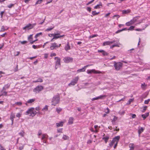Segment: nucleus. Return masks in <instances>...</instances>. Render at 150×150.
<instances>
[{"mask_svg":"<svg viewBox=\"0 0 150 150\" xmlns=\"http://www.w3.org/2000/svg\"><path fill=\"white\" fill-rule=\"evenodd\" d=\"M33 110H34V108H31L29 109L26 112L25 115H28L30 114L29 115L30 116L34 117Z\"/></svg>","mask_w":150,"mask_h":150,"instance_id":"6","label":"nucleus"},{"mask_svg":"<svg viewBox=\"0 0 150 150\" xmlns=\"http://www.w3.org/2000/svg\"><path fill=\"white\" fill-rule=\"evenodd\" d=\"M11 83H8L7 84H5L3 87L1 92L4 91H5L6 90L9 88L10 86Z\"/></svg>","mask_w":150,"mask_h":150,"instance_id":"16","label":"nucleus"},{"mask_svg":"<svg viewBox=\"0 0 150 150\" xmlns=\"http://www.w3.org/2000/svg\"><path fill=\"white\" fill-rule=\"evenodd\" d=\"M134 26H131L129 28L127 29L128 30H134Z\"/></svg>","mask_w":150,"mask_h":150,"instance_id":"48","label":"nucleus"},{"mask_svg":"<svg viewBox=\"0 0 150 150\" xmlns=\"http://www.w3.org/2000/svg\"><path fill=\"white\" fill-rule=\"evenodd\" d=\"M149 112H147L146 114H142V117L143 118V120H145L146 117L149 116Z\"/></svg>","mask_w":150,"mask_h":150,"instance_id":"28","label":"nucleus"},{"mask_svg":"<svg viewBox=\"0 0 150 150\" xmlns=\"http://www.w3.org/2000/svg\"><path fill=\"white\" fill-rule=\"evenodd\" d=\"M54 26H53L51 27V28H47L45 30V31H51L54 28Z\"/></svg>","mask_w":150,"mask_h":150,"instance_id":"38","label":"nucleus"},{"mask_svg":"<svg viewBox=\"0 0 150 150\" xmlns=\"http://www.w3.org/2000/svg\"><path fill=\"white\" fill-rule=\"evenodd\" d=\"M117 117H116L115 116H114V118H113V119H112L111 120V122L112 123V124L113 125H114L115 121H116L117 120Z\"/></svg>","mask_w":150,"mask_h":150,"instance_id":"25","label":"nucleus"},{"mask_svg":"<svg viewBox=\"0 0 150 150\" xmlns=\"http://www.w3.org/2000/svg\"><path fill=\"white\" fill-rule=\"evenodd\" d=\"M95 0H91L90 1H89L88 3H87L86 4V5H88L89 4L92 3V2H93Z\"/></svg>","mask_w":150,"mask_h":150,"instance_id":"59","label":"nucleus"},{"mask_svg":"<svg viewBox=\"0 0 150 150\" xmlns=\"http://www.w3.org/2000/svg\"><path fill=\"white\" fill-rule=\"evenodd\" d=\"M99 13V12H97L96 11H92V15L91 16L92 17L93 16L96 15Z\"/></svg>","mask_w":150,"mask_h":150,"instance_id":"31","label":"nucleus"},{"mask_svg":"<svg viewBox=\"0 0 150 150\" xmlns=\"http://www.w3.org/2000/svg\"><path fill=\"white\" fill-rule=\"evenodd\" d=\"M42 0H38L36 2L35 5L36 6L37 4H40L42 3Z\"/></svg>","mask_w":150,"mask_h":150,"instance_id":"42","label":"nucleus"},{"mask_svg":"<svg viewBox=\"0 0 150 150\" xmlns=\"http://www.w3.org/2000/svg\"><path fill=\"white\" fill-rule=\"evenodd\" d=\"M15 104L21 106L22 105V103L21 102H16Z\"/></svg>","mask_w":150,"mask_h":150,"instance_id":"49","label":"nucleus"},{"mask_svg":"<svg viewBox=\"0 0 150 150\" xmlns=\"http://www.w3.org/2000/svg\"><path fill=\"white\" fill-rule=\"evenodd\" d=\"M38 82H42L43 81V80L42 79L39 78L37 79Z\"/></svg>","mask_w":150,"mask_h":150,"instance_id":"63","label":"nucleus"},{"mask_svg":"<svg viewBox=\"0 0 150 150\" xmlns=\"http://www.w3.org/2000/svg\"><path fill=\"white\" fill-rule=\"evenodd\" d=\"M109 138V136H106L103 137L102 138V139L104 140L105 142V143H107Z\"/></svg>","mask_w":150,"mask_h":150,"instance_id":"23","label":"nucleus"},{"mask_svg":"<svg viewBox=\"0 0 150 150\" xmlns=\"http://www.w3.org/2000/svg\"><path fill=\"white\" fill-rule=\"evenodd\" d=\"M48 137V135L46 134H42L41 139L42 140L43 142L44 143H47V141Z\"/></svg>","mask_w":150,"mask_h":150,"instance_id":"11","label":"nucleus"},{"mask_svg":"<svg viewBox=\"0 0 150 150\" xmlns=\"http://www.w3.org/2000/svg\"><path fill=\"white\" fill-rule=\"evenodd\" d=\"M36 25V23H33L32 24L29 23L27 24L26 26L23 28V30L27 29L29 30L33 28Z\"/></svg>","mask_w":150,"mask_h":150,"instance_id":"7","label":"nucleus"},{"mask_svg":"<svg viewBox=\"0 0 150 150\" xmlns=\"http://www.w3.org/2000/svg\"><path fill=\"white\" fill-rule=\"evenodd\" d=\"M137 145H134L133 143H130L129 145L130 150H134L135 147H137Z\"/></svg>","mask_w":150,"mask_h":150,"instance_id":"17","label":"nucleus"},{"mask_svg":"<svg viewBox=\"0 0 150 150\" xmlns=\"http://www.w3.org/2000/svg\"><path fill=\"white\" fill-rule=\"evenodd\" d=\"M127 30V29L126 28H123L121 30H118L115 33L117 34V33H120V32H122V31L126 30Z\"/></svg>","mask_w":150,"mask_h":150,"instance_id":"35","label":"nucleus"},{"mask_svg":"<svg viewBox=\"0 0 150 150\" xmlns=\"http://www.w3.org/2000/svg\"><path fill=\"white\" fill-rule=\"evenodd\" d=\"M97 36H98V35L97 34L93 35L90 36L89 37V38H92L94 37H96Z\"/></svg>","mask_w":150,"mask_h":150,"instance_id":"55","label":"nucleus"},{"mask_svg":"<svg viewBox=\"0 0 150 150\" xmlns=\"http://www.w3.org/2000/svg\"><path fill=\"white\" fill-rule=\"evenodd\" d=\"M122 65L123 64L120 62H116L115 61L114 62V66L115 69L116 71L120 70L122 67Z\"/></svg>","mask_w":150,"mask_h":150,"instance_id":"3","label":"nucleus"},{"mask_svg":"<svg viewBox=\"0 0 150 150\" xmlns=\"http://www.w3.org/2000/svg\"><path fill=\"white\" fill-rule=\"evenodd\" d=\"M100 6H102V4L101 2H100L98 4L94 6V9H98L100 8Z\"/></svg>","mask_w":150,"mask_h":150,"instance_id":"30","label":"nucleus"},{"mask_svg":"<svg viewBox=\"0 0 150 150\" xmlns=\"http://www.w3.org/2000/svg\"><path fill=\"white\" fill-rule=\"evenodd\" d=\"M24 132L23 131H22L21 132L19 133L18 134L21 137H23L24 135Z\"/></svg>","mask_w":150,"mask_h":150,"instance_id":"41","label":"nucleus"},{"mask_svg":"<svg viewBox=\"0 0 150 150\" xmlns=\"http://www.w3.org/2000/svg\"><path fill=\"white\" fill-rule=\"evenodd\" d=\"M64 36H65L64 35H60V34L59 33H54V37L51 40V41L52 42L54 41L53 40L54 39H56L62 37H63Z\"/></svg>","mask_w":150,"mask_h":150,"instance_id":"10","label":"nucleus"},{"mask_svg":"<svg viewBox=\"0 0 150 150\" xmlns=\"http://www.w3.org/2000/svg\"><path fill=\"white\" fill-rule=\"evenodd\" d=\"M120 138V136H117L113 138L112 141L109 144L110 147H112L114 144H115L116 143H118Z\"/></svg>","mask_w":150,"mask_h":150,"instance_id":"2","label":"nucleus"},{"mask_svg":"<svg viewBox=\"0 0 150 150\" xmlns=\"http://www.w3.org/2000/svg\"><path fill=\"white\" fill-rule=\"evenodd\" d=\"M8 29V28H5V27L3 25L1 26L0 32H3L5 30H7Z\"/></svg>","mask_w":150,"mask_h":150,"instance_id":"29","label":"nucleus"},{"mask_svg":"<svg viewBox=\"0 0 150 150\" xmlns=\"http://www.w3.org/2000/svg\"><path fill=\"white\" fill-rule=\"evenodd\" d=\"M65 50L66 51H67L70 49V46L69 45V42L67 43V45L65 46L64 47Z\"/></svg>","mask_w":150,"mask_h":150,"instance_id":"20","label":"nucleus"},{"mask_svg":"<svg viewBox=\"0 0 150 150\" xmlns=\"http://www.w3.org/2000/svg\"><path fill=\"white\" fill-rule=\"evenodd\" d=\"M79 79V76H77L74 79H73L71 81V82L68 84V86H74L77 83V82Z\"/></svg>","mask_w":150,"mask_h":150,"instance_id":"5","label":"nucleus"},{"mask_svg":"<svg viewBox=\"0 0 150 150\" xmlns=\"http://www.w3.org/2000/svg\"><path fill=\"white\" fill-rule=\"evenodd\" d=\"M74 118L73 117H70L69 118L68 123L69 125L72 124L73 123Z\"/></svg>","mask_w":150,"mask_h":150,"instance_id":"26","label":"nucleus"},{"mask_svg":"<svg viewBox=\"0 0 150 150\" xmlns=\"http://www.w3.org/2000/svg\"><path fill=\"white\" fill-rule=\"evenodd\" d=\"M60 101V96L59 94L54 95L51 101V105L56 106L58 104Z\"/></svg>","mask_w":150,"mask_h":150,"instance_id":"1","label":"nucleus"},{"mask_svg":"<svg viewBox=\"0 0 150 150\" xmlns=\"http://www.w3.org/2000/svg\"><path fill=\"white\" fill-rule=\"evenodd\" d=\"M48 109V106L46 105L45 107L42 108V111H47Z\"/></svg>","mask_w":150,"mask_h":150,"instance_id":"36","label":"nucleus"},{"mask_svg":"<svg viewBox=\"0 0 150 150\" xmlns=\"http://www.w3.org/2000/svg\"><path fill=\"white\" fill-rule=\"evenodd\" d=\"M105 110V113H106V114H108L109 113L110 110L108 108H107Z\"/></svg>","mask_w":150,"mask_h":150,"instance_id":"53","label":"nucleus"},{"mask_svg":"<svg viewBox=\"0 0 150 150\" xmlns=\"http://www.w3.org/2000/svg\"><path fill=\"white\" fill-rule=\"evenodd\" d=\"M35 100V98H33L30 99L28 100L27 102L25 103V104L26 105H28V103H32Z\"/></svg>","mask_w":150,"mask_h":150,"instance_id":"19","label":"nucleus"},{"mask_svg":"<svg viewBox=\"0 0 150 150\" xmlns=\"http://www.w3.org/2000/svg\"><path fill=\"white\" fill-rule=\"evenodd\" d=\"M147 86V85L145 84V83H142L141 84V87L144 90L146 88V87Z\"/></svg>","mask_w":150,"mask_h":150,"instance_id":"33","label":"nucleus"},{"mask_svg":"<svg viewBox=\"0 0 150 150\" xmlns=\"http://www.w3.org/2000/svg\"><path fill=\"white\" fill-rule=\"evenodd\" d=\"M42 132L41 130H39L38 132V135L39 138H40V136L42 134Z\"/></svg>","mask_w":150,"mask_h":150,"instance_id":"50","label":"nucleus"},{"mask_svg":"<svg viewBox=\"0 0 150 150\" xmlns=\"http://www.w3.org/2000/svg\"><path fill=\"white\" fill-rule=\"evenodd\" d=\"M87 11L90 12L91 11V8L90 7H88L86 9Z\"/></svg>","mask_w":150,"mask_h":150,"instance_id":"60","label":"nucleus"},{"mask_svg":"<svg viewBox=\"0 0 150 150\" xmlns=\"http://www.w3.org/2000/svg\"><path fill=\"white\" fill-rule=\"evenodd\" d=\"M56 110L58 113H59L62 110V109L60 108H56Z\"/></svg>","mask_w":150,"mask_h":150,"instance_id":"44","label":"nucleus"},{"mask_svg":"<svg viewBox=\"0 0 150 150\" xmlns=\"http://www.w3.org/2000/svg\"><path fill=\"white\" fill-rule=\"evenodd\" d=\"M144 129V128L143 127H141L140 129H139L138 132L139 136L140 135V134L143 132Z\"/></svg>","mask_w":150,"mask_h":150,"instance_id":"24","label":"nucleus"},{"mask_svg":"<svg viewBox=\"0 0 150 150\" xmlns=\"http://www.w3.org/2000/svg\"><path fill=\"white\" fill-rule=\"evenodd\" d=\"M43 87L41 86H38L34 88L33 91L35 93H38L42 90Z\"/></svg>","mask_w":150,"mask_h":150,"instance_id":"9","label":"nucleus"},{"mask_svg":"<svg viewBox=\"0 0 150 150\" xmlns=\"http://www.w3.org/2000/svg\"><path fill=\"white\" fill-rule=\"evenodd\" d=\"M15 113L13 112H11L10 114V119L11 121H13V120H14V118H15Z\"/></svg>","mask_w":150,"mask_h":150,"instance_id":"21","label":"nucleus"},{"mask_svg":"<svg viewBox=\"0 0 150 150\" xmlns=\"http://www.w3.org/2000/svg\"><path fill=\"white\" fill-rule=\"evenodd\" d=\"M98 52L102 53V55L104 56H107L108 55V53L103 50H98Z\"/></svg>","mask_w":150,"mask_h":150,"instance_id":"18","label":"nucleus"},{"mask_svg":"<svg viewBox=\"0 0 150 150\" xmlns=\"http://www.w3.org/2000/svg\"><path fill=\"white\" fill-rule=\"evenodd\" d=\"M0 149L1 150H6L1 145H0Z\"/></svg>","mask_w":150,"mask_h":150,"instance_id":"64","label":"nucleus"},{"mask_svg":"<svg viewBox=\"0 0 150 150\" xmlns=\"http://www.w3.org/2000/svg\"><path fill=\"white\" fill-rule=\"evenodd\" d=\"M63 128H59L57 129V132L58 133H62Z\"/></svg>","mask_w":150,"mask_h":150,"instance_id":"46","label":"nucleus"},{"mask_svg":"<svg viewBox=\"0 0 150 150\" xmlns=\"http://www.w3.org/2000/svg\"><path fill=\"white\" fill-rule=\"evenodd\" d=\"M42 33H41V32H40V33H37V34L35 36V38H37L38 37L39 35H42Z\"/></svg>","mask_w":150,"mask_h":150,"instance_id":"51","label":"nucleus"},{"mask_svg":"<svg viewBox=\"0 0 150 150\" xmlns=\"http://www.w3.org/2000/svg\"><path fill=\"white\" fill-rule=\"evenodd\" d=\"M61 45V44H60L57 45V44L55 42L52 43L51 44L50 49L51 50H52L58 48Z\"/></svg>","mask_w":150,"mask_h":150,"instance_id":"8","label":"nucleus"},{"mask_svg":"<svg viewBox=\"0 0 150 150\" xmlns=\"http://www.w3.org/2000/svg\"><path fill=\"white\" fill-rule=\"evenodd\" d=\"M22 115V114L21 113H17L16 116V117L18 118H19L20 117H21V116Z\"/></svg>","mask_w":150,"mask_h":150,"instance_id":"45","label":"nucleus"},{"mask_svg":"<svg viewBox=\"0 0 150 150\" xmlns=\"http://www.w3.org/2000/svg\"><path fill=\"white\" fill-rule=\"evenodd\" d=\"M85 71L84 68L83 67L82 69H78L77 71L78 72H84Z\"/></svg>","mask_w":150,"mask_h":150,"instance_id":"40","label":"nucleus"},{"mask_svg":"<svg viewBox=\"0 0 150 150\" xmlns=\"http://www.w3.org/2000/svg\"><path fill=\"white\" fill-rule=\"evenodd\" d=\"M125 113V111H123L122 112L120 111L119 112V113L120 115H123Z\"/></svg>","mask_w":150,"mask_h":150,"instance_id":"62","label":"nucleus"},{"mask_svg":"<svg viewBox=\"0 0 150 150\" xmlns=\"http://www.w3.org/2000/svg\"><path fill=\"white\" fill-rule=\"evenodd\" d=\"M63 60L65 63H68L73 61V58L70 57H66L64 58Z\"/></svg>","mask_w":150,"mask_h":150,"instance_id":"13","label":"nucleus"},{"mask_svg":"<svg viewBox=\"0 0 150 150\" xmlns=\"http://www.w3.org/2000/svg\"><path fill=\"white\" fill-rule=\"evenodd\" d=\"M20 53V52L19 51H18L14 53V56H17Z\"/></svg>","mask_w":150,"mask_h":150,"instance_id":"54","label":"nucleus"},{"mask_svg":"<svg viewBox=\"0 0 150 150\" xmlns=\"http://www.w3.org/2000/svg\"><path fill=\"white\" fill-rule=\"evenodd\" d=\"M19 42L22 44H24L27 42V41H20Z\"/></svg>","mask_w":150,"mask_h":150,"instance_id":"58","label":"nucleus"},{"mask_svg":"<svg viewBox=\"0 0 150 150\" xmlns=\"http://www.w3.org/2000/svg\"><path fill=\"white\" fill-rule=\"evenodd\" d=\"M69 137L68 136L64 134L63 135V136L62 137V139L64 140H68L69 139Z\"/></svg>","mask_w":150,"mask_h":150,"instance_id":"32","label":"nucleus"},{"mask_svg":"<svg viewBox=\"0 0 150 150\" xmlns=\"http://www.w3.org/2000/svg\"><path fill=\"white\" fill-rule=\"evenodd\" d=\"M150 100V99H147V100H145L144 101V103L145 104H148L149 103V102Z\"/></svg>","mask_w":150,"mask_h":150,"instance_id":"56","label":"nucleus"},{"mask_svg":"<svg viewBox=\"0 0 150 150\" xmlns=\"http://www.w3.org/2000/svg\"><path fill=\"white\" fill-rule=\"evenodd\" d=\"M112 44V42L111 41H108L104 42L103 44V45H110Z\"/></svg>","mask_w":150,"mask_h":150,"instance_id":"27","label":"nucleus"},{"mask_svg":"<svg viewBox=\"0 0 150 150\" xmlns=\"http://www.w3.org/2000/svg\"><path fill=\"white\" fill-rule=\"evenodd\" d=\"M20 145H20V146L18 148V149L19 150H22L23 149L24 146L22 144H20Z\"/></svg>","mask_w":150,"mask_h":150,"instance_id":"39","label":"nucleus"},{"mask_svg":"<svg viewBox=\"0 0 150 150\" xmlns=\"http://www.w3.org/2000/svg\"><path fill=\"white\" fill-rule=\"evenodd\" d=\"M130 11L129 9H128L126 10H123L122 12L123 14H127L129 13Z\"/></svg>","mask_w":150,"mask_h":150,"instance_id":"34","label":"nucleus"},{"mask_svg":"<svg viewBox=\"0 0 150 150\" xmlns=\"http://www.w3.org/2000/svg\"><path fill=\"white\" fill-rule=\"evenodd\" d=\"M1 92H2L1 91ZM2 93H1L3 96H6L7 95V92L5 91H4L3 92L2 91Z\"/></svg>","mask_w":150,"mask_h":150,"instance_id":"52","label":"nucleus"},{"mask_svg":"<svg viewBox=\"0 0 150 150\" xmlns=\"http://www.w3.org/2000/svg\"><path fill=\"white\" fill-rule=\"evenodd\" d=\"M14 4H11L9 5H8L7 7L9 8H11L14 6Z\"/></svg>","mask_w":150,"mask_h":150,"instance_id":"47","label":"nucleus"},{"mask_svg":"<svg viewBox=\"0 0 150 150\" xmlns=\"http://www.w3.org/2000/svg\"><path fill=\"white\" fill-rule=\"evenodd\" d=\"M133 100V99H129L127 103V105H128L130 104Z\"/></svg>","mask_w":150,"mask_h":150,"instance_id":"43","label":"nucleus"},{"mask_svg":"<svg viewBox=\"0 0 150 150\" xmlns=\"http://www.w3.org/2000/svg\"><path fill=\"white\" fill-rule=\"evenodd\" d=\"M44 58L45 59H47L48 57V54L47 53H45L44 54Z\"/></svg>","mask_w":150,"mask_h":150,"instance_id":"61","label":"nucleus"},{"mask_svg":"<svg viewBox=\"0 0 150 150\" xmlns=\"http://www.w3.org/2000/svg\"><path fill=\"white\" fill-rule=\"evenodd\" d=\"M56 55V54L55 53H51L50 55V57H51L55 56Z\"/></svg>","mask_w":150,"mask_h":150,"instance_id":"57","label":"nucleus"},{"mask_svg":"<svg viewBox=\"0 0 150 150\" xmlns=\"http://www.w3.org/2000/svg\"><path fill=\"white\" fill-rule=\"evenodd\" d=\"M55 61V69H57V68L59 67L61 65V59L59 57H55L54 58Z\"/></svg>","mask_w":150,"mask_h":150,"instance_id":"4","label":"nucleus"},{"mask_svg":"<svg viewBox=\"0 0 150 150\" xmlns=\"http://www.w3.org/2000/svg\"><path fill=\"white\" fill-rule=\"evenodd\" d=\"M136 21V19H133L131 20L130 21L127 22L125 24L127 26H129L130 25L133 24Z\"/></svg>","mask_w":150,"mask_h":150,"instance_id":"15","label":"nucleus"},{"mask_svg":"<svg viewBox=\"0 0 150 150\" xmlns=\"http://www.w3.org/2000/svg\"><path fill=\"white\" fill-rule=\"evenodd\" d=\"M64 123L63 122L61 121L59 123H57L56 125L57 127H62Z\"/></svg>","mask_w":150,"mask_h":150,"instance_id":"22","label":"nucleus"},{"mask_svg":"<svg viewBox=\"0 0 150 150\" xmlns=\"http://www.w3.org/2000/svg\"><path fill=\"white\" fill-rule=\"evenodd\" d=\"M87 73L88 74L93 73L94 74H100L101 72L99 71H96L94 69L91 70H88L87 71Z\"/></svg>","mask_w":150,"mask_h":150,"instance_id":"12","label":"nucleus"},{"mask_svg":"<svg viewBox=\"0 0 150 150\" xmlns=\"http://www.w3.org/2000/svg\"><path fill=\"white\" fill-rule=\"evenodd\" d=\"M122 44H120L119 42V40L117 41L116 42L114 43L113 45H111L110 47V49H112L114 47H120V45Z\"/></svg>","mask_w":150,"mask_h":150,"instance_id":"14","label":"nucleus"},{"mask_svg":"<svg viewBox=\"0 0 150 150\" xmlns=\"http://www.w3.org/2000/svg\"><path fill=\"white\" fill-rule=\"evenodd\" d=\"M107 96L105 95H102L99 96V98L100 99H104V98Z\"/></svg>","mask_w":150,"mask_h":150,"instance_id":"37","label":"nucleus"}]
</instances>
